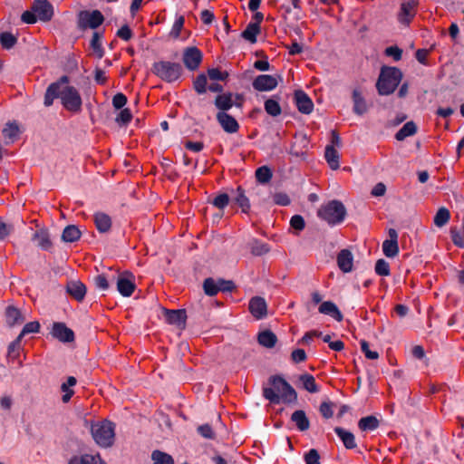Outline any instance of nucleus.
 I'll list each match as a JSON object with an SVG mask.
<instances>
[{
	"mask_svg": "<svg viewBox=\"0 0 464 464\" xmlns=\"http://www.w3.org/2000/svg\"><path fill=\"white\" fill-rule=\"evenodd\" d=\"M59 82L61 83L59 98L62 104L69 111L79 112L82 110V104L79 92L74 87L67 85V76H63Z\"/></svg>",
	"mask_w": 464,
	"mask_h": 464,
	"instance_id": "f257e3e1",
	"label": "nucleus"
},
{
	"mask_svg": "<svg viewBox=\"0 0 464 464\" xmlns=\"http://www.w3.org/2000/svg\"><path fill=\"white\" fill-rule=\"evenodd\" d=\"M402 79V72L395 67L382 68L376 83L379 94L392 93Z\"/></svg>",
	"mask_w": 464,
	"mask_h": 464,
	"instance_id": "f03ea898",
	"label": "nucleus"
},
{
	"mask_svg": "<svg viewBox=\"0 0 464 464\" xmlns=\"http://www.w3.org/2000/svg\"><path fill=\"white\" fill-rule=\"evenodd\" d=\"M91 431L95 442L102 448H109L114 442L115 427L107 420L95 422L91 427Z\"/></svg>",
	"mask_w": 464,
	"mask_h": 464,
	"instance_id": "7ed1b4c3",
	"label": "nucleus"
},
{
	"mask_svg": "<svg viewBox=\"0 0 464 464\" xmlns=\"http://www.w3.org/2000/svg\"><path fill=\"white\" fill-rule=\"evenodd\" d=\"M346 209L339 200H332L323 205L318 210V216L330 225H336L343 221Z\"/></svg>",
	"mask_w": 464,
	"mask_h": 464,
	"instance_id": "20e7f679",
	"label": "nucleus"
},
{
	"mask_svg": "<svg viewBox=\"0 0 464 464\" xmlns=\"http://www.w3.org/2000/svg\"><path fill=\"white\" fill-rule=\"evenodd\" d=\"M152 72L161 80L167 82H173L181 76L182 67L178 63L160 61L153 64Z\"/></svg>",
	"mask_w": 464,
	"mask_h": 464,
	"instance_id": "39448f33",
	"label": "nucleus"
},
{
	"mask_svg": "<svg viewBox=\"0 0 464 464\" xmlns=\"http://www.w3.org/2000/svg\"><path fill=\"white\" fill-rule=\"evenodd\" d=\"M104 18L102 13L98 10L94 11H81L78 14V26L80 29H96L100 26Z\"/></svg>",
	"mask_w": 464,
	"mask_h": 464,
	"instance_id": "423d86ee",
	"label": "nucleus"
},
{
	"mask_svg": "<svg viewBox=\"0 0 464 464\" xmlns=\"http://www.w3.org/2000/svg\"><path fill=\"white\" fill-rule=\"evenodd\" d=\"M271 382L280 395V402H291L296 400V392L285 380L281 377H273Z\"/></svg>",
	"mask_w": 464,
	"mask_h": 464,
	"instance_id": "0eeeda50",
	"label": "nucleus"
},
{
	"mask_svg": "<svg viewBox=\"0 0 464 464\" xmlns=\"http://www.w3.org/2000/svg\"><path fill=\"white\" fill-rule=\"evenodd\" d=\"M116 285L119 293L122 296L129 297L135 289L134 276L129 272L121 273L117 276Z\"/></svg>",
	"mask_w": 464,
	"mask_h": 464,
	"instance_id": "6e6552de",
	"label": "nucleus"
},
{
	"mask_svg": "<svg viewBox=\"0 0 464 464\" xmlns=\"http://www.w3.org/2000/svg\"><path fill=\"white\" fill-rule=\"evenodd\" d=\"M418 0H407L401 4L398 20L402 24H409L417 13Z\"/></svg>",
	"mask_w": 464,
	"mask_h": 464,
	"instance_id": "1a4fd4ad",
	"label": "nucleus"
},
{
	"mask_svg": "<svg viewBox=\"0 0 464 464\" xmlns=\"http://www.w3.org/2000/svg\"><path fill=\"white\" fill-rule=\"evenodd\" d=\"M32 10L37 18L43 22L51 20L53 15V5L47 0H35Z\"/></svg>",
	"mask_w": 464,
	"mask_h": 464,
	"instance_id": "9d476101",
	"label": "nucleus"
},
{
	"mask_svg": "<svg viewBox=\"0 0 464 464\" xmlns=\"http://www.w3.org/2000/svg\"><path fill=\"white\" fill-rule=\"evenodd\" d=\"M202 60L201 52L196 47H189L184 51L183 63L189 70H195L198 67Z\"/></svg>",
	"mask_w": 464,
	"mask_h": 464,
	"instance_id": "9b49d317",
	"label": "nucleus"
},
{
	"mask_svg": "<svg viewBox=\"0 0 464 464\" xmlns=\"http://www.w3.org/2000/svg\"><path fill=\"white\" fill-rule=\"evenodd\" d=\"M277 80L275 76L262 74L257 76L253 82V87L259 92H268L277 86Z\"/></svg>",
	"mask_w": 464,
	"mask_h": 464,
	"instance_id": "f8f14e48",
	"label": "nucleus"
},
{
	"mask_svg": "<svg viewBox=\"0 0 464 464\" xmlns=\"http://www.w3.org/2000/svg\"><path fill=\"white\" fill-rule=\"evenodd\" d=\"M389 237L390 239L382 243V251L387 257H394L399 253L398 233L395 229L391 228L389 230Z\"/></svg>",
	"mask_w": 464,
	"mask_h": 464,
	"instance_id": "ddd939ff",
	"label": "nucleus"
},
{
	"mask_svg": "<svg viewBox=\"0 0 464 464\" xmlns=\"http://www.w3.org/2000/svg\"><path fill=\"white\" fill-rule=\"evenodd\" d=\"M52 334L61 342L73 341V332L63 323H54L52 328Z\"/></svg>",
	"mask_w": 464,
	"mask_h": 464,
	"instance_id": "4468645a",
	"label": "nucleus"
},
{
	"mask_svg": "<svg viewBox=\"0 0 464 464\" xmlns=\"http://www.w3.org/2000/svg\"><path fill=\"white\" fill-rule=\"evenodd\" d=\"M249 311L256 319H262L266 315L267 306L264 298L256 296L249 302Z\"/></svg>",
	"mask_w": 464,
	"mask_h": 464,
	"instance_id": "2eb2a0df",
	"label": "nucleus"
},
{
	"mask_svg": "<svg viewBox=\"0 0 464 464\" xmlns=\"http://www.w3.org/2000/svg\"><path fill=\"white\" fill-rule=\"evenodd\" d=\"M217 120L223 130L228 133H235L239 128V125L235 118L225 111L218 112L217 114Z\"/></svg>",
	"mask_w": 464,
	"mask_h": 464,
	"instance_id": "dca6fc26",
	"label": "nucleus"
},
{
	"mask_svg": "<svg viewBox=\"0 0 464 464\" xmlns=\"http://www.w3.org/2000/svg\"><path fill=\"white\" fill-rule=\"evenodd\" d=\"M295 100L296 106L300 112L309 114L314 109V103L306 93L303 91H296L295 92Z\"/></svg>",
	"mask_w": 464,
	"mask_h": 464,
	"instance_id": "f3484780",
	"label": "nucleus"
},
{
	"mask_svg": "<svg viewBox=\"0 0 464 464\" xmlns=\"http://www.w3.org/2000/svg\"><path fill=\"white\" fill-rule=\"evenodd\" d=\"M337 264L343 273H349L353 269V256L348 249H343L337 256Z\"/></svg>",
	"mask_w": 464,
	"mask_h": 464,
	"instance_id": "a211bd4d",
	"label": "nucleus"
},
{
	"mask_svg": "<svg viewBox=\"0 0 464 464\" xmlns=\"http://www.w3.org/2000/svg\"><path fill=\"white\" fill-rule=\"evenodd\" d=\"M33 241L44 250H48L52 246L50 235L45 228L36 230L33 236Z\"/></svg>",
	"mask_w": 464,
	"mask_h": 464,
	"instance_id": "6ab92c4d",
	"label": "nucleus"
},
{
	"mask_svg": "<svg viewBox=\"0 0 464 464\" xmlns=\"http://www.w3.org/2000/svg\"><path fill=\"white\" fill-rule=\"evenodd\" d=\"M6 323L10 326L21 324L25 317L22 312L14 306L9 305L5 310Z\"/></svg>",
	"mask_w": 464,
	"mask_h": 464,
	"instance_id": "aec40b11",
	"label": "nucleus"
},
{
	"mask_svg": "<svg viewBox=\"0 0 464 464\" xmlns=\"http://www.w3.org/2000/svg\"><path fill=\"white\" fill-rule=\"evenodd\" d=\"M186 312L184 310H167L166 320L169 324L184 326L186 322Z\"/></svg>",
	"mask_w": 464,
	"mask_h": 464,
	"instance_id": "412c9836",
	"label": "nucleus"
},
{
	"mask_svg": "<svg viewBox=\"0 0 464 464\" xmlns=\"http://www.w3.org/2000/svg\"><path fill=\"white\" fill-rule=\"evenodd\" d=\"M319 312L324 314H328L334 318L336 321L341 322L343 320V315L338 309V307L330 301H325L321 304L319 306Z\"/></svg>",
	"mask_w": 464,
	"mask_h": 464,
	"instance_id": "4be33fe9",
	"label": "nucleus"
},
{
	"mask_svg": "<svg viewBox=\"0 0 464 464\" xmlns=\"http://www.w3.org/2000/svg\"><path fill=\"white\" fill-rule=\"evenodd\" d=\"M353 111L358 115H362L367 111V105L362 93L360 90L354 89L353 92Z\"/></svg>",
	"mask_w": 464,
	"mask_h": 464,
	"instance_id": "5701e85b",
	"label": "nucleus"
},
{
	"mask_svg": "<svg viewBox=\"0 0 464 464\" xmlns=\"http://www.w3.org/2000/svg\"><path fill=\"white\" fill-rule=\"evenodd\" d=\"M67 291L76 300L81 301L85 296L86 287L80 281H71L68 283Z\"/></svg>",
	"mask_w": 464,
	"mask_h": 464,
	"instance_id": "b1692460",
	"label": "nucleus"
},
{
	"mask_svg": "<svg viewBox=\"0 0 464 464\" xmlns=\"http://www.w3.org/2000/svg\"><path fill=\"white\" fill-rule=\"evenodd\" d=\"M334 431L337 434V436L342 440L345 448L354 449L356 447L355 438L352 432L340 427L335 428Z\"/></svg>",
	"mask_w": 464,
	"mask_h": 464,
	"instance_id": "393cba45",
	"label": "nucleus"
},
{
	"mask_svg": "<svg viewBox=\"0 0 464 464\" xmlns=\"http://www.w3.org/2000/svg\"><path fill=\"white\" fill-rule=\"evenodd\" d=\"M324 157L332 169H337L339 168V153L333 145L326 146Z\"/></svg>",
	"mask_w": 464,
	"mask_h": 464,
	"instance_id": "a878e982",
	"label": "nucleus"
},
{
	"mask_svg": "<svg viewBox=\"0 0 464 464\" xmlns=\"http://www.w3.org/2000/svg\"><path fill=\"white\" fill-rule=\"evenodd\" d=\"M291 420L300 430L304 431L309 429L310 422L304 411H295L292 414Z\"/></svg>",
	"mask_w": 464,
	"mask_h": 464,
	"instance_id": "bb28decb",
	"label": "nucleus"
},
{
	"mask_svg": "<svg viewBox=\"0 0 464 464\" xmlns=\"http://www.w3.org/2000/svg\"><path fill=\"white\" fill-rule=\"evenodd\" d=\"M298 381L302 387L309 392L315 393L319 391L314 377L309 373L300 375Z\"/></svg>",
	"mask_w": 464,
	"mask_h": 464,
	"instance_id": "cd10ccee",
	"label": "nucleus"
},
{
	"mask_svg": "<svg viewBox=\"0 0 464 464\" xmlns=\"http://www.w3.org/2000/svg\"><path fill=\"white\" fill-rule=\"evenodd\" d=\"M94 221L97 229L102 233L109 231L111 227V218L104 213L95 214Z\"/></svg>",
	"mask_w": 464,
	"mask_h": 464,
	"instance_id": "c85d7f7f",
	"label": "nucleus"
},
{
	"mask_svg": "<svg viewBox=\"0 0 464 464\" xmlns=\"http://www.w3.org/2000/svg\"><path fill=\"white\" fill-rule=\"evenodd\" d=\"M19 129L15 123L7 122L3 129V135L5 139V143H13L14 140L18 137Z\"/></svg>",
	"mask_w": 464,
	"mask_h": 464,
	"instance_id": "c756f323",
	"label": "nucleus"
},
{
	"mask_svg": "<svg viewBox=\"0 0 464 464\" xmlns=\"http://www.w3.org/2000/svg\"><path fill=\"white\" fill-rule=\"evenodd\" d=\"M417 131V126L413 121L406 122L403 127L396 133L395 138L397 140H403L407 137L412 136Z\"/></svg>",
	"mask_w": 464,
	"mask_h": 464,
	"instance_id": "7c9ffc66",
	"label": "nucleus"
},
{
	"mask_svg": "<svg viewBox=\"0 0 464 464\" xmlns=\"http://www.w3.org/2000/svg\"><path fill=\"white\" fill-rule=\"evenodd\" d=\"M61 83L60 82L52 83L45 92L44 96V105L51 106L55 98H59V91H60Z\"/></svg>",
	"mask_w": 464,
	"mask_h": 464,
	"instance_id": "2f4dec72",
	"label": "nucleus"
},
{
	"mask_svg": "<svg viewBox=\"0 0 464 464\" xmlns=\"http://www.w3.org/2000/svg\"><path fill=\"white\" fill-rule=\"evenodd\" d=\"M215 105L218 109L226 112V111L229 110L233 106L232 94L225 93L218 95L216 98Z\"/></svg>",
	"mask_w": 464,
	"mask_h": 464,
	"instance_id": "473e14b6",
	"label": "nucleus"
},
{
	"mask_svg": "<svg viewBox=\"0 0 464 464\" xmlns=\"http://www.w3.org/2000/svg\"><path fill=\"white\" fill-rule=\"evenodd\" d=\"M80 237H81V232L78 229V227L71 225V226H67L63 229V232L62 235V239L64 242L72 243V242L78 240L80 238Z\"/></svg>",
	"mask_w": 464,
	"mask_h": 464,
	"instance_id": "72a5a7b5",
	"label": "nucleus"
},
{
	"mask_svg": "<svg viewBox=\"0 0 464 464\" xmlns=\"http://www.w3.org/2000/svg\"><path fill=\"white\" fill-rule=\"evenodd\" d=\"M260 32L258 24L250 23L242 33V37L250 43L254 44L256 42V35Z\"/></svg>",
	"mask_w": 464,
	"mask_h": 464,
	"instance_id": "f704fd0d",
	"label": "nucleus"
},
{
	"mask_svg": "<svg viewBox=\"0 0 464 464\" xmlns=\"http://www.w3.org/2000/svg\"><path fill=\"white\" fill-rule=\"evenodd\" d=\"M76 384V379L72 376L69 377L65 382L62 384V391L63 392V401L68 402L73 394V391L71 389Z\"/></svg>",
	"mask_w": 464,
	"mask_h": 464,
	"instance_id": "c9c22d12",
	"label": "nucleus"
},
{
	"mask_svg": "<svg viewBox=\"0 0 464 464\" xmlns=\"http://www.w3.org/2000/svg\"><path fill=\"white\" fill-rule=\"evenodd\" d=\"M151 459L154 464H175L173 458L163 451L154 450L151 453Z\"/></svg>",
	"mask_w": 464,
	"mask_h": 464,
	"instance_id": "e433bc0d",
	"label": "nucleus"
},
{
	"mask_svg": "<svg viewBox=\"0 0 464 464\" xmlns=\"http://www.w3.org/2000/svg\"><path fill=\"white\" fill-rule=\"evenodd\" d=\"M450 211L444 207L440 208L434 217V224L438 227H442L450 221Z\"/></svg>",
	"mask_w": 464,
	"mask_h": 464,
	"instance_id": "4c0bfd02",
	"label": "nucleus"
},
{
	"mask_svg": "<svg viewBox=\"0 0 464 464\" xmlns=\"http://www.w3.org/2000/svg\"><path fill=\"white\" fill-rule=\"evenodd\" d=\"M258 342L265 347L272 348L276 343V336L270 331H264L258 334Z\"/></svg>",
	"mask_w": 464,
	"mask_h": 464,
	"instance_id": "58836bf2",
	"label": "nucleus"
},
{
	"mask_svg": "<svg viewBox=\"0 0 464 464\" xmlns=\"http://www.w3.org/2000/svg\"><path fill=\"white\" fill-rule=\"evenodd\" d=\"M362 430H374L379 426V420L374 416L362 418L358 423Z\"/></svg>",
	"mask_w": 464,
	"mask_h": 464,
	"instance_id": "ea45409f",
	"label": "nucleus"
},
{
	"mask_svg": "<svg viewBox=\"0 0 464 464\" xmlns=\"http://www.w3.org/2000/svg\"><path fill=\"white\" fill-rule=\"evenodd\" d=\"M234 201L241 208L242 211L246 213L250 208V203L241 188H238L234 196Z\"/></svg>",
	"mask_w": 464,
	"mask_h": 464,
	"instance_id": "a19ab883",
	"label": "nucleus"
},
{
	"mask_svg": "<svg viewBox=\"0 0 464 464\" xmlns=\"http://www.w3.org/2000/svg\"><path fill=\"white\" fill-rule=\"evenodd\" d=\"M223 282L218 283L212 278H207L204 281L203 288L208 295H215L218 293V291L222 288L221 285Z\"/></svg>",
	"mask_w": 464,
	"mask_h": 464,
	"instance_id": "79ce46f5",
	"label": "nucleus"
},
{
	"mask_svg": "<svg viewBox=\"0 0 464 464\" xmlns=\"http://www.w3.org/2000/svg\"><path fill=\"white\" fill-rule=\"evenodd\" d=\"M114 276H108L106 274H100L94 276L93 282L95 286L100 290H107L110 286V281L114 279Z\"/></svg>",
	"mask_w": 464,
	"mask_h": 464,
	"instance_id": "37998d69",
	"label": "nucleus"
},
{
	"mask_svg": "<svg viewBox=\"0 0 464 464\" xmlns=\"http://www.w3.org/2000/svg\"><path fill=\"white\" fill-rule=\"evenodd\" d=\"M265 110L271 116H278L281 113L279 103L274 99H268L265 102Z\"/></svg>",
	"mask_w": 464,
	"mask_h": 464,
	"instance_id": "c03bdc74",
	"label": "nucleus"
},
{
	"mask_svg": "<svg viewBox=\"0 0 464 464\" xmlns=\"http://www.w3.org/2000/svg\"><path fill=\"white\" fill-rule=\"evenodd\" d=\"M185 18L182 15H179L176 18L171 30L169 32V36L173 39H178L180 35V32L184 26Z\"/></svg>",
	"mask_w": 464,
	"mask_h": 464,
	"instance_id": "a18cd8bd",
	"label": "nucleus"
},
{
	"mask_svg": "<svg viewBox=\"0 0 464 464\" xmlns=\"http://www.w3.org/2000/svg\"><path fill=\"white\" fill-rule=\"evenodd\" d=\"M17 42L16 37L11 33L5 32L0 34V43L5 49L12 48Z\"/></svg>",
	"mask_w": 464,
	"mask_h": 464,
	"instance_id": "49530a36",
	"label": "nucleus"
},
{
	"mask_svg": "<svg viewBox=\"0 0 464 464\" xmlns=\"http://www.w3.org/2000/svg\"><path fill=\"white\" fill-rule=\"evenodd\" d=\"M462 229L463 235L457 228H451L450 230L452 242L459 247H464V218L462 219Z\"/></svg>",
	"mask_w": 464,
	"mask_h": 464,
	"instance_id": "de8ad7c7",
	"label": "nucleus"
},
{
	"mask_svg": "<svg viewBox=\"0 0 464 464\" xmlns=\"http://www.w3.org/2000/svg\"><path fill=\"white\" fill-rule=\"evenodd\" d=\"M208 80L205 74H199L194 81V88L198 93H205L207 92Z\"/></svg>",
	"mask_w": 464,
	"mask_h": 464,
	"instance_id": "09e8293b",
	"label": "nucleus"
},
{
	"mask_svg": "<svg viewBox=\"0 0 464 464\" xmlns=\"http://www.w3.org/2000/svg\"><path fill=\"white\" fill-rule=\"evenodd\" d=\"M101 34L95 32L91 41V47L96 53L99 58L102 57L103 55V50L101 44Z\"/></svg>",
	"mask_w": 464,
	"mask_h": 464,
	"instance_id": "8fccbe9b",
	"label": "nucleus"
},
{
	"mask_svg": "<svg viewBox=\"0 0 464 464\" xmlns=\"http://www.w3.org/2000/svg\"><path fill=\"white\" fill-rule=\"evenodd\" d=\"M256 177L258 181H260L262 183H266L271 179L272 173H271V170L267 167L263 166L256 169Z\"/></svg>",
	"mask_w": 464,
	"mask_h": 464,
	"instance_id": "3c124183",
	"label": "nucleus"
},
{
	"mask_svg": "<svg viewBox=\"0 0 464 464\" xmlns=\"http://www.w3.org/2000/svg\"><path fill=\"white\" fill-rule=\"evenodd\" d=\"M208 76L212 81H225L228 77V73L217 68H211L208 71Z\"/></svg>",
	"mask_w": 464,
	"mask_h": 464,
	"instance_id": "603ef678",
	"label": "nucleus"
},
{
	"mask_svg": "<svg viewBox=\"0 0 464 464\" xmlns=\"http://www.w3.org/2000/svg\"><path fill=\"white\" fill-rule=\"evenodd\" d=\"M263 395L266 399L269 400L273 403L280 402V395L277 394L276 390L273 385L270 388H265L263 391Z\"/></svg>",
	"mask_w": 464,
	"mask_h": 464,
	"instance_id": "864d4df0",
	"label": "nucleus"
},
{
	"mask_svg": "<svg viewBox=\"0 0 464 464\" xmlns=\"http://www.w3.org/2000/svg\"><path fill=\"white\" fill-rule=\"evenodd\" d=\"M375 272L379 276H389L390 275L389 263L386 262L384 259H379L375 265Z\"/></svg>",
	"mask_w": 464,
	"mask_h": 464,
	"instance_id": "5fc2aeb1",
	"label": "nucleus"
},
{
	"mask_svg": "<svg viewBox=\"0 0 464 464\" xmlns=\"http://www.w3.org/2000/svg\"><path fill=\"white\" fill-rule=\"evenodd\" d=\"M40 329V324L37 321L27 323L22 332L20 333V336L23 338L24 335L28 334L38 333Z\"/></svg>",
	"mask_w": 464,
	"mask_h": 464,
	"instance_id": "6e6d98bb",
	"label": "nucleus"
},
{
	"mask_svg": "<svg viewBox=\"0 0 464 464\" xmlns=\"http://www.w3.org/2000/svg\"><path fill=\"white\" fill-rule=\"evenodd\" d=\"M229 202V196L226 193H222V194H219L212 201V204L219 208V209H223L224 208H226Z\"/></svg>",
	"mask_w": 464,
	"mask_h": 464,
	"instance_id": "4d7b16f0",
	"label": "nucleus"
},
{
	"mask_svg": "<svg viewBox=\"0 0 464 464\" xmlns=\"http://www.w3.org/2000/svg\"><path fill=\"white\" fill-rule=\"evenodd\" d=\"M361 348L363 353L365 354L366 358L370 360H376L379 358V353L375 351H371L369 349V344L366 341L362 340L361 341Z\"/></svg>",
	"mask_w": 464,
	"mask_h": 464,
	"instance_id": "13d9d810",
	"label": "nucleus"
},
{
	"mask_svg": "<svg viewBox=\"0 0 464 464\" xmlns=\"http://www.w3.org/2000/svg\"><path fill=\"white\" fill-rule=\"evenodd\" d=\"M304 220L302 216L295 215L291 218L290 225L293 228L301 231L304 228Z\"/></svg>",
	"mask_w": 464,
	"mask_h": 464,
	"instance_id": "bf43d9fd",
	"label": "nucleus"
},
{
	"mask_svg": "<svg viewBox=\"0 0 464 464\" xmlns=\"http://www.w3.org/2000/svg\"><path fill=\"white\" fill-rule=\"evenodd\" d=\"M319 454L316 450H310L304 456V460L306 464H320L319 462Z\"/></svg>",
	"mask_w": 464,
	"mask_h": 464,
	"instance_id": "052dcab7",
	"label": "nucleus"
},
{
	"mask_svg": "<svg viewBox=\"0 0 464 464\" xmlns=\"http://www.w3.org/2000/svg\"><path fill=\"white\" fill-rule=\"evenodd\" d=\"M273 200L276 204L280 206H287L290 204L288 196L285 193L279 192L273 196Z\"/></svg>",
	"mask_w": 464,
	"mask_h": 464,
	"instance_id": "680f3d73",
	"label": "nucleus"
},
{
	"mask_svg": "<svg viewBox=\"0 0 464 464\" xmlns=\"http://www.w3.org/2000/svg\"><path fill=\"white\" fill-rule=\"evenodd\" d=\"M198 432L206 439L214 438V431L208 424L198 426Z\"/></svg>",
	"mask_w": 464,
	"mask_h": 464,
	"instance_id": "e2e57ef3",
	"label": "nucleus"
},
{
	"mask_svg": "<svg viewBox=\"0 0 464 464\" xmlns=\"http://www.w3.org/2000/svg\"><path fill=\"white\" fill-rule=\"evenodd\" d=\"M92 461V458L91 454H83L81 456H74L69 460V464H88V461Z\"/></svg>",
	"mask_w": 464,
	"mask_h": 464,
	"instance_id": "0e129e2a",
	"label": "nucleus"
},
{
	"mask_svg": "<svg viewBox=\"0 0 464 464\" xmlns=\"http://www.w3.org/2000/svg\"><path fill=\"white\" fill-rule=\"evenodd\" d=\"M385 53L388 56L393 57V59L395 61H399L401 58L402 51L400 48H398L397 46H390V47L386 48Z\"/></svg>",
	"mask_w": 464,
	"mask_h": 464,
	"instance_id": "69168bd1",
	"label": "nucleus"
},
{
	"mask_svg": "<svg viewBox=\"0 0 464 464\" xmlns=\"http://www.w3.org/2000/svg\"><path fill=\"white\" fill-rule=\"evenodd\" d=\"M127 102V98L122 93L116 94L112 99V104L116 109H121Z\"/></svg>",
	"mask_w": 464,
	"mask_h": 464,
	"instance_id": "338daca9",
	"label": "nucleus"
},
{
	"mask_svg": "<svg viewBox=\"0 0 464 464\" xmlns=\"http://www.w3.org/2000/svg\"><path fill=\"white\" fill-rule=\"evenodd\" d=\"M268 251V247L266 244L256 241L252 246V253L256 256H261Z\"/></svg>",
	"mask_w": 464,
	"mask_h": 464,
	"instance_id": "774afa93",
	"label": "nucleus"
}]
</instances>
